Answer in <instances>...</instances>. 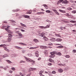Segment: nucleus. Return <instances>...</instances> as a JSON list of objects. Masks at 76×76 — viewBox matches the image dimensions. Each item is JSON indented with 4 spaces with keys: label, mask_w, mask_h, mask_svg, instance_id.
<instances>
[{
    "label": "nucleus",
    "mask_w": 76,
    "mask_h": 76,
    "mask_svg": "<svg viewBox=\"0 0 76 76\" xmlns=\"http://www.w3.org/2000/svg\"><path fill=\"white\" fill-rule=\"evenodd\" d=\"M51 55L49 56L50 58H54L55 57V55L54 54H57L58 56H61V53L60 52H58L57 53L56 51H53L50 53Z\"/></svg>",
    "instance_id": "nucleus-1"
},
{
    "label": "nucleus",
    "mask_w": 76,
    "mask_h": 76,
    "mask_svg": "<svg viewBox=\"0 0 76 76\" xmlns=\"http://www.w3.org/2000/svg\"><path fill=\"white\" fill-rule=\"evenodd\" d=\"M24 58L25 59H26V61L28 62H32V63H34L35 62V61L30 59V58H27L26 57L24 56Z\"/></svg>",
    "instance_id": "nucleus-2"
},
{
    "label": "nucleus",
    "mask_w": 76,
    "mask_h": 76,
    "mask_svg": "<svg viewBox=\"0 0 76 76\" xmlns=\"http://www.w3.org/2000/svg\"><path fill=\"white\" fill-rule=\"evenodd\" d=\"M58 2L57 3V4L58 3H64V4H67L69 3L66 0H59V1H58Z\"/></svg>",
    "instance_id": "nucleus-3"
},
{
    "label": "nucleus",
    "mask_w": 76,
    "mask_h": 76,
    "mask_svg": "<svg viewBox=\"0 0 76 76\" xmlns=\"http://www.w3.org/2000/svg\"><path fill=\"white\" fill-rule=\"evenodd\" d=\"M9 28H10V26H8L7 28H5V30L7 31L8 33H9L10 34H12V31H10L9 30H8Z\"/></svg>",
    "instance_id": "nucleus-4"
},
{
    "label": "nucleus",
    "mask_w": 76,
    "mask_h": 76,
    "mask_svg": "<svg viewBox=\"0 0 76 76\" xmlns=\"http://www.w3.org/2000/svg\"><path fill=\"white\" fill-rule=\"evenodd\" d=\"M38 53H39V52L38 50H36L35 51V54L36 57H38L39 56Z\"/></svg>",
    "instance_id": "nucleus-5"
},
{
    "label": "nucleus",
    "mask_w": 76,
    "mask_h": 76,
    "mask_svg": "<svg viewBox=\"0 0 76 76\" xmlns=\"http://www.w3.org/2000/svg\"><path fill=\"white\" fill-rule=\"evenodd\" d=\"M20 32V31H16L15 32V33L16 34H18V35H19V36H20V37H22V34L21 33H19Z\"/></svg>",
    "instance_id": "nucleus-6"
},
{
    "label": "nucleus",
    "mask_w": 76,
    "mask_h": 76,
    "mask_svg": "<svg viewBox=\"0 0 76 76\" xmlns=\"http://www.w3.org/2000/svg\"><path fill=\"white\" fill-rule=\"evenodd\" d=\"M56 40V41H57V42H61L62 41V39L60 38H57Z\"/></svg>",
    "instance_id": "nucleus-7"
},
{
    "label": "nucleus",
    "mask_w": 76,
    "mask_h": 76,
    "mask_svg": "<svg viewBox=\"0 0 76 76\" xmlns=\"http://www.w3.org/2000/svg\"><path fill=\"white\" fill-rule=\"evenodd\" d=\"M59 12H61V13H66V11L64 10H59Z\"/></svg>",
    "instance_id": "nucleus-8"
},
{
    "label": "nucleus",
    "mask_w": 76,
    "mask_h": 76,
    "mask_svg": "<svg viewBox=\"0 0 76 76\" xmlns=\"http://www.w3.org/2000/svg\"><path fill=\"white\" fill-rule=\"evenodd\" d=\"M33 41L34 42H35V43H37V42H39V41H38V39H34Z\"/></svg>",
    "instance_id": "nucleus-9"
},
{
    "label": "nucleus",
    "mask_w": 76,
    "mask_h": 76,
    "mask_svg": "<svg viewBox=\"0 0 76 76\" xmlns=\"http://www.w3.org/2000/svg\"><path fill=\"white\" fill-rule=\"evenodd\" d=\"M58 71L59 72H60V73H62L63 72V69L61 68H60L58 69Z\"/></svg>",
    "instance_id": "nucleus-10"
},
{
    "label": "nucleus",
    "mask_w": 76,
    "mask_h": 76,
    "mask_svg": "<svg viewBox=\"0 0 76 76\" xmlns=\"http://www.w3.org/2000/svg\"><path fill=\"white\" fill-rule=\"evenodd\" d=\"M38 47H31L29 48V50H32L33 49H36L38 48Z\"/></svg>",
    "instance_id": "nucleus-11"
},
{
    "label": "nucleus",
    "mask_w": 76,
    "mask_h": 76,
    "mask_svg": "<svg viewBox=\"0 0 76 76\" xmlns=\"http://www.w3.org/2000/svg\"><path fill=\"white\" fill-rule=\"evenodd\" d=\"M55 35H56V36L57 37H59L60 38H61V35H60V34H55Z\"/></svg>",
    "instance_id": "nucleus-12"
},
{
    "label": "nucleus",
    "mask_w": 76,
    "mask_h": 76,
    "mask_svg": "<svg viewBox=\"0 0 76 76\" xmlns=\"http://www.w3.org/2000/svg\"><path fill=\"white\" fill-rule=\"evenodd\" d=\"M30 70H31V71H33V70H37V68H30L29 69Z\"/></svg>",
    "instance_id": "nucleus-13"
},
{
    "label": "nucleus",
    "mask_w": 76,
    "mask_h": 76,
    "mask_svg": "<svg viewBox=\"0 0 76 76\" xmlns=\"http://www.w3.org/2000/svg\"><path fill=\"white\" fill-rule=\"evenodd\" d=\"M44 12H37V15H42V14H44Z\"/></svg>",
    "instance_id": "nucleus-14"
},
{
    "label": "nucleus",
    "mask_w": 76,
    "mask_h": 76,
    "mask_svg": "<svg viewBox=\"0 0 76 76\" xmlns=\"http://www.w3.org/2000/svg\"><path fill=\"white\" fill-rule=\"evenodd\" d=\"M20 24L22 26H23V27H25V28H26V25H25L22 23H20Z\"/></svg>",
    "instance_id": "nucleus-15"
},
{
    "label": "nucleus",
    "mask_w": 76,
    "mask_h": 76,
    "mask_svg": "<svg viewBox=\"0 0 76 76\" xmlns=\"http://www.w3.org/2000/svg\"><path fill=\"white\" fill-rule=\"evenodd\" d=\"M43 39H44L45 41H48V39L46 37H43Z\"/></svg>",
    "instance_id": "nucleus-16"
},
{
    "label": "nucleus",
    "mask_w": 76,
    "mask_h": 76,
    "mask_svg": "<svg viewBox=\"0 0 76 76\" xmlns=\"http://www.w3.org/2000/svg\"><path fill=\"white\" fill-rule=\"evenodd\" d=\"M43 6L44 7H45L46 9H48V6L47 5L44 4L43 5Z\"/></svg>",
    "instance_id": "nucleus-17"
},
{
    "label": "nucleus",
    "mask_w": 76,
    "mask_h": 76,
    "mask_svg": "<svg viewBox=\"0 0 76 76\" xmlns=\"http://www.w3.org/2000/svg\"><path fill=\"white\" fill-rule=\"evenodd\" d=\"M26 14H31L32 13V11L31 10L28 11L26 13Z\"/></svg>",
    "instance_id": "nucleus-18"
},
{
    "label": "nucleus",
    "mask_w": 76,
    "mask_h": 76,
    "mask_svg": "<svg viewBox=\"0 0 76 76\" xmlns=\"http://www.w3.org/2000/svg\"><path fill=\"white\" fill-rule=\"evenodd\" d=\"M49 61H50V62H51L53 63V62H54V60L52 59H51V58H50L49 59Z\"/></svg>",
    "instance_id": "nucleus-19"
},
{
    "label": "nucleus",
    "mask_w": 76,
    "mask_h": 76,
    "mask_svg": "<svg viewBox=\"0 0 76 76\" xmlns=\"http://www.w3.org/2000/svg\"><path fill=\"white\" fill-rule=\"evenodd\" d=\"M4 49L5 51H8V52H9V49H7V48L4 47Z\"/></svg>",
    "instance_id": "nucleus-20"
},
{
    "label": "nucleus",
    "mask_w": 76,
    "mask_h": 76,
    "mask_svg": "<svg viewBox=\"0 0 76 76\" xmlns=\"http://www.w3.org/2000/svg\"><path fill=\"white\" fill-rule=\"evenodd\" d=\"M12 40V39L11 37H8L7 39V41L8 42H10V41Z\"/></svg>",
    "instance_id": "nucleus-21"
},
{
    "label": "nucleus",
    "mask_w": 76,
    "mask_h": 76,
    "mask_svg": "<svg viewBox=\"0 0 76 76\" xmlns=\"http://www.w3.org/2000/svg\"><path fill=\"white\" fill-rule=\"evenodd\" d=\"M70 22L71 23H76V21L70 20Z\"/></svg>",
    "instance_id": "nucleus-22"
},
{
    "label": "nucleus",
    "mask_w": 76,
    "mask_h": 76,
    "mask_svg": "<svg viewBox=\"0 0 76 76\" xmlns=\"http://www.w3.org/2000/svg\"><path fill=\"white\" fill-rule=\"evenodd\" d=\"M50 25H47L46 27H45V29H46L47 28H50Z\"/></svg>",
    "instance_id": "nucleus-23"
},
{
    "label": "nucleus",
    "mask_w": 76,
    "mask_h": 76,
    "mask_svg": "<svg viewBox=\"0 0 76 76\" xmlns=\"http://www.w3.org/2000/svg\"><path fill=\"white\" fill-rule=\"evenodd\" d=\"M7 57H9V55H8L5 54L3 56V57H4V58Z\"/></svg>",
    "instance_id": "nucleus-24"
},
{
    "label": "nucleus",
    "mask_w": 76,
    "mask_h": 76,
    "mask_svg": "<svg viewBox=\"0 0 76 76\" xmlns=\"http://www.w3.org/2000/svg\"><path fill=\"white\" fill-rule=\"evenodd\" d=\"M65 57L67 58H70V56L69 55H66L65 56Z\"/></svg>",
    "instance_id": "nucleus-25"
},
{
    "label": "nucleus",
    "mask_w": 76,
    "mask_h": 76,
    "mask_svg": "<svg viewBox=\"0 0 76 76\" xmlns=\"http://www.w3.org/2000/svg\"><path fill=\"white\" fill-rule=\"evenodd\" d=\"M39 28L41 29H45V27L43 26H39Z\"/></svg>",
    "instance_id": "nucleus-26"
},
{
    "label": "nucleus",
    "mask_w": 76,
    "mask_h": 76,
    "mask_svg": "<svg viewBox=\"0 0 76 76\" xmlns=\"http://www.w3.org/2000/svg\"><path fill=\"white\" fill-rule=\"evenodd\" d=\"M44 71H41L39 72V75H41L42 73H44Z\"/></svg>",
    "instance_id": "nucleus-27"
},
{
    "label": "nucleus",
    "mask_w": 76,
    "mask_h": 76,
    "mask_svg": "<svg viewBox=\"0 0 76 76\" xmlns=\"http://www.w3.org/2000/svg\"><path fill=\"white\" fill-rule=\"evenodd\" d=\"M46 13H51V11L50 10H47L46 11Z\"/></svg>",
    "instance_id": "nucleus-28"
},
{
    "label": "nucleus",
    "mask_w": 76,
    "mask_h": 76,
    "mask_svg": "<svg viewBox=\"0 0 76 76\" xmlns=\"http://www.w3.org/2000/svg\"><path fill=\"white\" fill-rule=\"evenodd\" d=\"M8 37H9V38H10V37H13V36L12 35L10 34H8Z\"/></svg>",
    "instance_id": "nucleus-29"
},
{
    "label": "nucleus",
    "mask_w": 76,
    "mask_h": 76,
    "mask_svg": "<svg viewBox=\"0 0 76 76\" xmlns=\"http://www.w3.org/2000/svg\"><path fill=\"white\" fill-rule=\"evenodd\" d=\"M16 48H17V49H18L19 50H22V48L18 47H16Z\"/></svg>",
    "instance_id": "nucleus-30"
},
{
    "label": "nucleus",
    "mask_w": 76,
    "mask_h": 76,
    "mask_svg": "<svg viewBox=\"0 0 76 76\" xmlns=\"http://www.w3.org/2000/svg\"><path fill=\"white\" fill-rule=\"evenodd\" d=\"M7 63H10V64H11L12 63V62H11V61H10V60H7Z\"/></svg>",
    "instance_id": "nucleus-31"
},
{
    "label": "nucleus",
    "mask_w": 76,
    "mask_h": 76,
    "mask_svg": "<svg viewBox=\"0 0 76 76\" xmlns=\"http://www.w3.org/2000/svg\"><path fill=\"white\" fill-rule=\"evenodd\" d=\"M24 17L25 18H29V16L28 15H25Z\"/></svg>",
    "instance_id": "nucleus-32"
},
{
    "label": "nucleus",
    "mask_w": 76,
    "mask_h": 76,
    "mask_svg": "<svg viewBox=\"0 0 76 76\" xmlns=\"http://www.w3.org/2000/svg\"><path fill=\"white\" fill-rule=\"evenodd\" d=\"M72 52H73V54H75V53H76V50H72Z\"/></svg>",
    "instance_id": "nucleus-33"
},
{
    "label": "nucleus",
    "mask_w": 76,
    "mask_h": 76,
    "mask_svg": "<svg viewBox=\"0 0 76 76\" xmlns=\"http://www.w3.org/2000/svg\"><path fill=\"white\" fill-rule=\"evenodd\" d=\"M19 44H21V45H26V44H24L23 43H20Z\"/></svg>",
    "instance_id": "nucleus-34"
},
{
    "label": "nucleus",
    "mask_w": 76,
    "mask_h": 76,
    "mask_svg": "<svg viewBox=\"0 0 76 76\" xmlns=\"http://www.w3.org/2000/svg\"><path fill=\"white\" fill-rule=\"evenodd\" d=\"M68 25H69V26H70V27H73V24H68Z\"/></svg>",
    "instance_id": "nucleus-35"
},
{
    "label": "nucleus",
    "mask_w": 76,
    "mask_h": 76,
    "mask_svg": "<svg viewBox=\"0 0 76 76\" xmlns=\"http://www.w3.org/2000/svg\"><path fill=\"white\" fill-rule=\"evenodd\" d=\"M55 13H56V14L57 15H60V14H59V13L58 12H57V11L55 12Z\"/></svg>",
    "instance_id": "nucleus-36"
},
{
    "label": "nucleus",
    "mask_w": 76,
    "mask_h": 76,
    "mask_svg": "<svg viewBox=\"0 0 76 76\" xmlns=\"http://www.w3.org/2000/svg\"><path fill=\"white\" fill-rule=\"evenodd\" d=\"M72 13H76V10H74L72 11Z\"/></svg>",
    "instance_id": "nucleus-37"
},
{
    "label": "nucleus",
    "mask_w": 76,
    "mask_h": 76,
    "mask_svg": "<svg viewBox=\"0 0 76 76\" xmlns=\"http://www.w3.org/2000/svg\"><path fill=\"white\" fill-rule=\"evenodd\" d=\"M47 48V47L45 46H43V49H46Z\"/></svg>",
    "instance_id": "nucleus-38"
},
{
    "label": "nucleus",
    "mask_w": 76,
    "mask_h": 76,
    "mask_svg": "<svg viewBox=\"0 0 76 76\" xmlns=\"http://www.w3.org/2000/svg\"><path fill=\"white\" fill-rule=\"evenodd\" d=\"M5 44L1 45H0V47H4V46H5Z\"/></svg>",
    "instance_id": "nucleus-39"
},
{
    "label": "nucleus",
    "mask_w": 76,
    "mask_h": 76,
    "mask_svg": "<svg viewBox=\"0 0 76 76\" xmlns=\"http://www.w3.org/2000/svg\"><path fill=\"white\" fill-rule=\"evenodd\" d=\"M11 70H13V71H15V68L14 67H12L11 68Z\"/></svg>",
    "instance_id": "nucleus-40"
},
{
    "label": "nucleus",
    "mask_w": 76,
    "mask_h": 76,
    "mask_svg": "<svg viewBox=\"0 0 76 76\" xmlns=\"http://www.w3.org/2000/svg\"><path fill=\"white\" fill-rule=\"evenodd\" d=\"M25 63V61H21L20 62V63Z\"/></svg>",
    "instance_id": "nucleus-41"
},
{
    "label": "nucleus",
    "mask_w": 76,
    "mask_h": 76,
    "mask_svg": "<svg viewBox=\"0 0 76 76\" xmlns=\"http://www.w3.org/2000/svg\"><path fill=\"white\" fill-rule=\"evenodd\" d=\"M52 74H53H53H55V73H56V72L55 71H53L52 72Z\"/></svg>",
    "instance_id": "nucleus-42"
},
{
    "label": "nucleus",
    "mask_w": 76,
    "mask_h": 76,
    "mask_svg": "<svg viewBox=\"0 0 76 76\" xmlns=\"http://www.w3.org/2000/svg\"><path fill=\"white\" fill-rule=\"evenodd\" d=\"M52 64L51 63H48V66H52Z\"/></svg>",
    "instance_id": "nucleus-43"
},
{
    "label": "nucleus",
    "mask_w": 76,
    "mask_h": 76,
    "mask_svg": "<svg viewBox=\"0 0 76 76\" xmlns=\"http://www.w3.org/2000/svg\"><path fill=\"white\" fill-rule=\"evenodd\" d=\"M64 23H69L70 22L69 21H64Z\"/></svg>",
    "instance_id": "nucleus-44"
},
{
    "label": "nucleus",
    "mask_w": 76,
    "mask_h": 76,
    "mask_svg": "<svg viewBox=\"0 0 76 76\" xmlns=\"http://www.w3.org/2000/svg\"><path fill=\"white\" fill-rule=\"evenodd\" d=\"M67 10H72V9L70 8V7H69L67 8Z\"/></svg>",
    "instance_id": "nucleus-45"
},
{
    "label": "nucleus",
    "mask_w": 76,
    "mask_h": 76,
    "mask_svg": "<svg viewBox=\"0 0 76 76\" xmlns=\"http://www.w3.org/2000/svg\"><path fill=\"white\" fill-rule=\"evenodd\" d=\"M58 66H62V64H58Z\"/></svg>",
    "instance_id": "nucleus-46"
},
{
    "label": "nucleus",
    "mask_w": 76,
    "mask_h": 76,
    "mask_svg": "<svg viewBox=\"0 0 76 76\" xmlns=\"http://www.w3.org/2000/svg\"><path fill=\"white\" fill-rule=\"evenodd\" d=\"M62 47H63V46H58V48H62Z\"/></svg>",
    "instance_id": "nucleus-47"
},
{
    "label": "nucleus",
    "mask_w": 76,
    "mask_h": 76,
    "mask_svg": "<svg viewBox=\"0 0 76 76\" xmlns=\"http://www.w3.org/2000/svg\"><path fill=\"white\" fill-rule=\"evenodd\" d=\"M20 75L21 76H24L23 75H22V73L21 72L20 73Z\"/></svg>",
    "instance_id": "nucleus-48"
},
{
    "label": "nucleus",
    "mask_w": 76,
    "mask_h": 76,
    "mask_svg": "<svg viewBox=\"0 0 76 76\" xmlns=\"http://www.w3.org/2000/svg\"><path fill=\"white\" fill-rule=\"evenodd\" d=\"M70 15H69V13H66V16H69Z\"/></svg>",
    "instance_id": "nucleus-49"
},
{
    "label": "nucleus",
    "mask_w": 76,
    "mask_h": 76,
    "mask_svg": "<svg viewBox=\"0 0 76 76\" xmlns=\"http://www.w3.org/2000/svg\"><path fill=\"white\" fill-rule=\"evenodd\" d=\"M70 0L71 3H73L74 2V1H73V0Z\"/></svg>",
    "instance_id": "nucleus-50"
},
{
    "label": "nucleus",
    "mask_w": 76,
    "mask_h": 76,
    "mask_svg": "<svg viewBox=\"0 0 76 76\" xmlns=\"http://www.w3.org/2000/svg\"><path fill=\"white\" fill-rule=\"evenodd\" d=\"M53 11L54 12H55V13H56V12L57 11L56 10L53 9Z\"/></svg>",
    "instance_id": "nucleus-51"
},
{
    "label": "nucleus",
    "mask_w": 76,
    "mask_h": 76,
    "mask_svg": "<svg viewBox=\"0 0 76 76\" xmlns=\"http://www.w3.org/2000/svg\"><path fill=\"white\" fill-rule=\"evenodd\" d=\"M60 28L61 29V30H63V27L61 26L60 27Z\"/></svg>",
    "instance_id": "nucleus-52"
},
{
    "label": "nucleus",
    "mask_w": 76,
    "mask_h": 76,
    "mask_svg": "<svg viewBox=\"0 0 76 76\" xmlns=\"http://www.w3.org/2000/svg\"><path fill=\"white\" fill-rule=\"evenodd\" d=\"M10 21H12L11 22H13V23H15V21L13 20H10Z\"/></svg>",
    "instance_id": "nucleus-53"
},
{
    "label": "nucleus",
    "mask_w": 76,
    "mask_h": 76,
    "mask_svg": "<svg viewBox=\"0 0 76 76\" xmlns=\"http://www.w3.org/2000/svg\"><path fill=\"white\" fill-rule=\"evenodd\" d=\"M21 31H22V32H25V30L23 29H21Z\"/></svg>",
    "instance_id": "nucleus-54"
},
{
    "label": "nucleus",
    "mask_w": 76,
    "mask_h": 76,
    "mask_svg": "<svg viewBox=\"0 0 76 76\" xmlns=\"http://www.w3.org/2000/svg\"><path fill=\"white\" fill-rule=\"evenodd\" d=\"M40 47L42 49H43V46H40Z\"/></svg>",
    "instance_id": "nucleus-55"
},
{
    "label": "nucleus",
    "mask_w": 76,
    "mask_h": 76,
    "mask_svg": "<svg viewBox=\"0 0 76 76\" xmlns=\"http://www.w3.org/2000/svg\"><path fill=\"white\" fill-rule=\"evenodd\" d=\"M51 40H54V39H55V38H52L50 39Z\"/></svg>",
    "instance_id": "nucleus-56"
},
{
    "label": "nucleus",
    "mask_w": 76,
    "mask_h": 76,
    "mask_svg": "<svg viewBox=\"0 0 76 76\" xmlns=\"http://www.w3.org/2000/svg\"><path fill=\"white\" fill-rule=\"evenodd\" d=\"M46 22H51V21H49L48 20H46Z\"/></svg>",
    "instance_id": "nucleus-57"
},
{
    "label": "nucleus",
    "mask_w": 76,
    "mask_h": 76,
    "mask_svg": "<svg viewBox=\"0 0 76 76\" xmlns=\"http://www.w3.org/2000/svg\"><path fill=\"white\" fill-rule=\"evenodd\" d=\"M49 76H53V75H52V73H50V74L49 75Z\"/></svg>",
    "instance_id": "nucleus-58"
},
{
    "label": "nucleus",
    "mask_w": 76,
    "mask_h": 76,
    "mask_svg": "<svg viewBox=\"0 0 76 76\" xmlns=\"http://www.w3.org/2000/svg\"><path fill=\"white\" fill-rule=\"evenodd\" d=\"M15 15H16V16H19V14H16Z\"/></svg>",
    "instance_id": "nucleus-59"
},
{
    "label": "nucleus",
    "mask_w": 76,
    "mask_h": 76,
    "mask_svg": "<svg viewBox=\"0 0 76 76\" xmlns=\"http://www.w3.org/2000/svg\"><path fill=\"white\" fill-rule=\"evenodd\" d=\"M55 45H61L60 44H55Z\"/></svg>",
    "instance_id": "nucleus-60"
},
{
    "label": "nucleus",
    "mask_w": 76,
    "mask_h": 76,
    "mask_svg": "<svg viewBox=\"0 0 76 76\" xmlns=\"http://www.w3.org/2000/svg\"><path fill=\"white\" fill-rule=\"evenodd\" d=\"M66 66V64H62V66Z\"/></svg>",
    "instance_id": "nucleus-61"
},
{
    "label": "nucleus",
    "mask_w": 76,
    "mask_h": 76,
    "mask_svg": "<svg viewBox=\"0 0 76 76\" xmlns=\"http://www.w3.org/2000/svg\"><path fill=\"white\" fill-rule=\"evenodd\" d=\"M72 31L73 32H76V30H72Z\"/></svg>",
    "instance_id": "nucleus-62"
},
{
    "label": "nucleus",
    "mask_w": 76,
    "mask_h": 76,
    "mask_svg": "<svg viewBox=\"0 0 76 76\" xmlns=\"http://www.w3.org/2000/svg\"><path fill=\"white\" fill-rule=\"evenodd\" d=\"M9 72H10V73H12V71L10 70V71Z\"/></svg>",
    "instance_id": "nucleus-63"
},
{
    "label": "nucleus",
    "mask_w": 76,
    "mask_h": 76,
    "mask_svg": "<svg viewBox=\"0 0 76 76\" xmlns=\"http://www.w3.org/2000/svg\"><path fill=\"white\" fill-rule=\"evenodd\" d=\"M25 51L24 50H23L22 51V53H25Z\"/></svg>",
    "instance_id": "nucleus-64"
}]
</instances>
